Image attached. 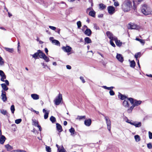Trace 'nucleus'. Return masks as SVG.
Here are the masks:
<instances>
[{"instance_id":"obj_1","label":"nucleus","mask_w":152,"mask_h":152,"mask_svg":"<svg viewBox=\"0 0 152 152\" xmlns=\"http://www.w3.org/2000/svg\"><path fill=\"white\" fill-rule=\"evenodd\" d=\"M121 8L125 12H129L132 8L134 11L136 10V7L134 2L133 1V5L132 6V2L129 0H126L123 2L121 5Z\"/></svg>"},{"instance_id":"obj_2","label":"nucleus","mask_w":152,"mask_h":152,"mask_svg":"<svg viewBox=\"0 0 152 152\" xmlns=\"http://www.w3.org/2000/svg\"><path fill=\"white\" fill-rule=\"evenodd\" d=\"M142 12L145 15H147L151 14L152 10L147 5L144 4L141 8Z\"/></svg>"},{"instance_id":"obj_3","label":"nucleus","mask_w":152,"mask_h":152,"mask_svg":"<svg viewBox=\"0 0 152 152\" xmlns=\"http://www.w3.org/2000/svg\"><path fill=\"white\" fill-rule=\"evenodd\" d=\"M128 100L130 101L132 104H133L135 107L139 105L142 102V101L140 100L138 101L136 99H134L132 98H128Z\"/></svg>"},{"instance_id":"obj_4","label":"nucleus","mask_w":152,"mask_h":152,"mask_svg":"<svg viewBox=\"0 0 152 152\" xmlns=\"http://www.w3.org/2000/svg\"><path fill=\"white\" fill-rule=\"evenodd\" d=\"M62 100V94H59L58 96L54 100L55 104L56 105H59L60 104Z\"/></svg>"},{"instance_id":"obj_5","label":"nucleus","mask_w":152,"mask_h":152,"mask_svg":"<svg viewBox=\"0 0 152 152\" xmlns=\"http://www.w3.org/2000/svg\"><path fill=\"white\" fill-rule=\"evenodd\" d=\"M102 115L104 116L106 121L107 129L110 132L111 128L110 121L108 116H105L104 114H102Z\"/></svg>"},{"instance_id":"obj_6","label":"nucleus","mask_w":152,"mask_h":152,"mask_svg":"<svg viewBox=\"0 0 152 152\" xmlns=\"http://www.w3.org/2000/svg\"><path fill=\"white\" fill-rule=\"evenodd\" d=\"M129 28L131 29L139 30L140 28L139 26L135 23H131L129 24Z\"/></svg>"},{"instance_id":"obj_7","label":"nucleus","mask_w":152,"mask_h":152,"mask_svg":"<svg viewBox=\"0 0 152 152\" xmlns=\"http://www.w3.org/2000/svg\"><path fill=\"white\" fill-rule=\"evenodd\" d=\"M61 49L64 52L67 53L70 52L72 49L71 47L68 45H66V46H63Z\"/></svg>"},{"instance_id":"obj_8","label":"nucleus","mask_w":152,"mask_h":152,"mask_svg":"<svg viewBox=\"0 0 152 152\" xmlns=\"http://www.w3.org/2000/svg\"><path fill=\"white\" fill-rule=\"evenodd\" d=\"M106 34L108 37L110 39V40H114L116 39V37L114 36L113 34L110 31H107L106 32Z\"/></svg>"},{"instance_id":"obj_9","label":"nucleus","mask_w":152,"mask_h":152,"mask_svg":"<svg viewBox=\"0 0 152 152\" xmlns=\"http://www.w3.org/2000/svg\"><path fill=\"white\" fill-rule=\"evenodd\" d=\"M107 9L108 12L110 15L113 14L115 12V9L113 6H109Z\"/></svg>"},{"instance_id":"obj_10","label":"nucleus","mask_w":152,"mask_h":152,"mask_svg":"<svg viewBox=\"0 0 152 152\" xmlns=\"http://www.w3.org/2000/svg\"><path fill=\"white\" fill-rule=\"evenodd\" d=\"M1 99L3 102H5L7 100V97L6 95V92L5 91L3 90L1 91Z\"/></svg>"},{"instance_id":"obj_11","label":"nucleus","mask_w":152,"mask_h":152,"mask_svg":"<svg viewBox=\"0 0 152 152\" xmlns=\"http://www.w3.org/2000/svg\"><path fill=\"white\" fill-rule=\"evenodd\" d=\"M117 59L121 62H122L124 61V58L122 55L119 54H117L116 56Z\"/></svg>"},{"instance_id":"obj_12","label":"nucleus","mask_w":152,"mask_h":152,"mask_svg":"<svg viewBox=\"0 0 152 152\" xmlns=\"http://www.w3.org/2000/svg\"><path fill=\"white\" fill-rule=\"evenodd\" d=\"M91 120L90 119L85 120L84 124L85 125L87 126H89L91 124Z\"/></svg>"},{"instance_id":"obj_13","label":"nucleus","mask_w":152,"mask_h":152,"mask_svg":"<svg viewBox=\"0 0 152 152\" xmlns=\"http://www.w3.org/2000/svg\"><path fill=\"white\" fill-rule=\"evenodd\" d=\"M84 33L87 36H90L92 32L90 29L87 28L85 31Z\"/></svg>"},{"instance_id":"obj_14","label":"nucleus","mask_w":152,"mask_h":152,"mask_svg":"<svg viewBox=\"0 0 152 152\" xmlns=\"http://www.w3.org/2000/svg\"><path fill=\"white\" fill-rule=\"evenodd\" d=\"M132 125L136 127H139L141 126V123L137 121L133 122Z\"/></svg>"},{"instance_id":"obj_15","label":"nucleus","mask_w":152,"mask_h":152,"mask_svg":"<svg viewBox=\"0 0 152 152\" xmlns=\"http://www.w3.org/2000/svg\"><path fill=\"white\" fill-rule=\"evenodd\" d=\"M123 105L126 108H128L129 107V102L126 99L124 100L123 103Z\"/></svg>"},{"instance_id":"obj_16","label":"nucleus","mask_w":152,"mask_h":152,"mask_svg":"<svg viewBox=\"0 0 152 152\" xmlns=\"http://www.w3.org/2000/svg\"><path fill=\"white\" fill-rule=\"evenodd\" d=\"M56 127L58 131L59 132H60L62 131V126L58 123H57L56 124Z\"/></svg>"},{"instance_id":"obj_17","label":"nucleus","mask_w":152,"mask_h":152,"mask_svg":"<svg viewBox=\"0 0 152 152\" xmlns=\"http://www.w3.org/2000/svg\"><path fill=\"white\" fill-rule=\"evenodd\" d=\"M6 138L5 137L4 135H1L0 137V143L1 144H3L5 141Z\"/></svg>"},{"instance_id":"obj_18","label":"nucleus","mask_w":152,"mask_h":152,"mask_svg":"<svg viewBox=\"0 0 152 152\" xmlns=\"http://www.w3.org/2000/svg\"><path fill=\"white\" fill-rule=\"evenodd\" d=\"M31 96L34 100H38L39 99V95L36 94H32L31 95Z\"/></svg>"},{"instance_id":"obj_19","label":"nucleus","mask_w":152,"mask_h":152,"mask_svg":"<svg viewBox=\"0 0 152 152\" xmlns=\"http://www.w3.org/2000/svg\"><path fill=\"white\" fill-rule=\"evenodd\" d=\"M118 97L121 100H124L126 98H127L128 99V98H127L126 96L120 93H118Z\"/></svg>"},{"instance_id":"obj_20","label":"nucleus","mask_w":152,"mask_h":152,"mask_svg":"<svg viewBox=\"0 0 152 152\" xmlns=\"http://www.w3.org/2000/svg\"><path fill=\"white\" fill-rule=\"evenodd\" d=\"M43 112L44 113H45L44 115V119H47L48 117L49 112L48 111L47 112L46 110L45 109L43 110Z\"/></svg>"},{"instance_id":"obj_21","label":"nucleus","mask_w":152,"mask_h":152,"mask_svg":"<svg viewBox=\"0 0 152 152\" xmlns=\"http://www.w3.org/2000/svg\"><path fill=\"white\" fill-rule=\"evenodd\" d=\"M88 14L90 16L94 18L95 17L96 12L92 9V10L89 12Z\"/></svg>"},{"instance_id":"obj_22","label":"nucleus","mask_w":152,"mask_h":152,"mask_svg":"<svg viewBox=\"0 0 152 152\" xmlns=\"http://www.w3.org/2000/svg\"><path fill=\"white\" fill-rule=\"evenodd\" d=\"M38 52H39V55H38V56L40 58H43V57L44 56L45 54L44 53H43L40 50H38Z\"/></svg>"},{"instance_id":"obj_23","label":"nucleus","mask_w":152,"mask_h":152,"mask_svg":"<svg viewBox=\"0 0 152 152\" xmlns=\"http://www.w3.org/2000/svg\"><path fill=\"white\" fill-rule=\"evenodd\" d=\"M116 45L118 46H120L122 45V42H121L120 40H118L117 39V37L116 38V39L114 40Z\"/></svg>"},{"instance_id":"obj_24","label":"nucleus","mask_w":152,"mask_h":152,"mask_svg":"<svg viewBox=\"0 0 152 152\" xmlns=\"http://www.w3.org/2000/svg\"><path fill=\"white\" fill-rule=\"evenodd\" d=\"M32 124L35 126H37L39 125L38 121L35 119L32 120Z\"/></svg>"},{"instance_id":"obj_25","label":"nucleus","mask_w":152,"mask_h":152,"mask_svg":"<svg viewBox=\"0 0 152 152\" xmlns=\"http://www.w3.org/2000/svg\"><path fill=\"white\" fill-rule=\"evenodd\" d=\"M1 85L4 91H7L8 89V87H7L5 84L2 83Z\"/></svg>"},{"instance_id":"obj_26","label":"nucleus","mask_w":152,"mask_h":152,"mask_svg":"<svg viewBox=\"0 0 152 152\" xmlns=\"http://www.w3.org/2000/svg\"><path fill=\"white\" fill-rule=\"evenodd\" d=\"M99 9L101 10H103L106 8V6L103 4L101 3L99 5Z\"/></svg>"},{"instance_id":"obj_27","label":"nucleus","mask_w":152,"mask_h":152,"mask_svg":"<svg viewBox=\"0 0 152 152\" xmlns=\"http://www.w3.org/2000/svg\"><path fill=\"white\" fill-rule=\"evenodd\" d=\"M4 48L7 51L10 53H12L14 51V49L12 48H9L6 47H4Z\"/></svg>"},{"instance_id":"obj_28","label":"nucleus","mask_w":152,"mask_h":152,"mask_svg":"<svg viewBox=\"0 0 152 152\" xmlns=\"http://www.w3.org/2000/svg\"><path fill=\"white\" fill-rule=\"evenodd\" d=\"M5 147L7 149L8 151H10L13 149L12 147L9 144L5 145Z\"/></svg>"},{"instance_id":"obj_29","label":"nucleus","mask_w":152,"mask_h":152,"mask_svg":"<svg viewBox=\"0 0 152 152\" xmlns=\"http://www.w3.org/2000/svg\"><path fill=\"white\" fill-rule=\"evenodd\" d=\"M52 43L53 44H55L56 45H60V42L57 40L54 39L52 40Z\"/></svg>"},{"instance_id":"obj_30","label":"nucleus","mask_w":152,"mask_h":152,"mask_svg":"<svg viewBox=\"0 0 152 152\" xmlns=\"http://www.w3.org/2000/svg\"><path fill=\"white\" fill-rule=\"evenodd\" d=\"M85 42L87 43H90L91 42V41L90 38L88 37H86L85 38Z\"/></svg>"},{"instance_id":"obj_31","label":"nucleus","mask_w":152,"mask_h":152,"mask_svg":"<svg viewBox=\"0 0 152 152\" xmlns=\"http://www.w3.org/2000/svg\"><path fill=\"white\" fill-rule=\"evenodd\" d=\"M39 3L40 4L43 5L44 6H47V3L45 2L43 0H39L38 1Z\"/></svg>"},{"instance_id":"obj_32","label":"nucleus","mask_w":152,"mask_h":152,"mask_svg":"<svg viewBox=\"0 0 152 152\" xmlns=\"http://www.w3.org/2000/svg\"><path fill=\"white\" fill-rule=\"evenodd\" d=\"M69 132L71 133V135L72 136L73 135L75 132L74 129L73 127H71V129H69Z\"/></svg>"},{"instance_id":"obj_33","label":"nucleus","mask_w":152,"mask_h":152,"mask_svg":"<svg viewBox=\"0 0 152 152\" xmlns=\"http://www.w3.org/2000/svg\"><path fill=\"white\" fill-rule=\"evenodd\" d=\"M141 53L140 52H138L136 53L134 55V57L136 58L137 60H138V58L140 57L141 56Z\"/></svg>"},{"instance_id":"obj_34","label":"nucleus","mask_w":152,"mask_h":152,"mask_svg":"<svg viewBox=\"0 0 152 152\" xmlns=\"http://www.w3.org/2000/svg\"><path fill=\"white\" fill-rule=\"evenodd\" d=\"M130 66L132 68H134L135 66V63L134 61L133 60L130 62Z\"/></svg>"},{"instance_id":"obj_35","label":"nucleus","mask_w":152,"mask_h":152,"mask_svg":"<svg viewBox=\"0 0 152 152\" xmlns=\"http://www.w3.org/2000/svg\"><path fill=\"white\" fill-rule=\"evenodd\" d=\"M38 55H39V52H38V51L37 53H34V54L31 55L32 57L35 59L37 58V57L38 56Z\"/></svg>"},{"instance_id":"obj_36","label":"nucleus","mask_w":152,"mask_h":152,"mask_svg":"<svg viewBox=\"0 0 152 152\" xmlns=\"http://www.w3.org/2000/svg\"><path fill=\"white\" fill-rule=\"evenodd\" d=\"M135 39L137 41H139L142 45H144L145 44V42L143 40L138 38H136Z\"/></svg>"},{"instance_id":"obj_37","label":"nucleus","mask_w":152,"mask_h":152,"mask_svg":"<svg viewBox=\"0 0 152 152\" xmlns=\"http://www.w3.org/2000/svg\"><path fill=\"white\" fill-rule=\"evenodd\" d=\"M132 105L127 110V112L128 113H130L132 112V110L135 107L133 104H132Z\"/></svg>"},{"instance_id":"obj_38","label":"nucleus","mask_w":152,"mask_h":152,"mask_svg":"<svg viewBox=\"0 0 152 152\" xmlns=\"http://www.w3.org/2000/svg\"><path fill=\"white\" fill-rule=\"evenodd\" d=\"M50 120L53 123H55L56 121V119L55 118L52 116L50 117Z\"/></svg>"},{"instance_id":"obj_39","label":"nucleus","mask_w":152,"mask_h":152,"mask_svg":"<svg viewBox=\"0 0 152 152\" xmlns=\"http://www.w3.org/2000/svg\"><path fill=\"white\" fill-rule=\"evenodd\" d=\"M134 138L136 141L137 142H139L140 140V136L137 135L134 136Z\"/></svg>"},{"instance_id":"obj_40","label":"nucleus","mask_w":152,"mask_h":152,"mask_svg":"<svg viewBox=\"0 0 152 152\" xmlns=\"http://www.w3.org/2000/svg\"><path fill=\"white\" fill-rule=\"evenodd\" d=\"M42 58L47 62H48L50 61L49 58L48 57L45 55Z\"/></svg>"},{"instance_id":"obj_41","label":"nucleus","mask_w":152,"mask_h":152,"mask_svg":"<svg viewBox=\"0 0 152 152\" xmlns=\"http://www.w3.org/2000/svg\"><path fill=\"white\" fill-rule=\"evenodd\" d=\"M86 118L85 116H78L77 118V119H79V120H81L82 119H85Z\"/></svg>"},{"instance_id":"obj_42","label":"nucleus","mask_w":152,"mask_h":152,"mask_svg":"<svg viewBox=\"0 0 152 152\" xmlns=\"http://www.w3.org/2000/svg\"><path fill=\"white\" fill-rule=\"evenodd\" d=\"M10 110L12 113H14L15 110L14 106L13 105H12L10 108Z\"/></svg>"},{"instance_id":"obj_43","label":"nucleus","mask_w":152,"mask_h":152,"mask_svg":"<svg viewBox=\"0 0 152 152\" xmlns=\"http://www.w3.org/2000/svg\"><path fill=\"white\" fill-rule=\"evenodd\" d=\"M1 113L4 115H7V112L6 110H1L0 111Z\"/></svg>"},{"instance_id":"obj_44","label":"nucleus","mask_w":152,"mask_h":152,"mask_svg":"<svg viewBox=\"0 0 152 152\" xmlns=\"http://www.w3.org/2000/svg\"><path fill=\"white\" fill-rule=\"evenodd\" d=\"M77 28H80L81 26V23L80 21H77Z\"/></svg>"},{"instance_id":"obj_45","label":"nucleus","mask_w":152,"mask_h":152,"mask_svg":"<svg viewBox=\"0 0 152 152\" xmlns=\"http://www.w3.org/2000/svg\"><path fill=\"white\" fill-rule=\"evenodd\" d=\"M1 76V80L3 82H4V79H5L6 78V76L5 75V74H4V75H2V76Z\"/></svg>"},{"instance_id":"obj_46","label":"nucleus","mask_w":152,"mask_h":152,"mask_svg":"<svg viewBox=\"0 0 152 152\" xmlns=\"http://www.w3.org/2000/svg\"><path fill=\"white\" fill-rule=\"evenodd\" d=\"M147 146L148 148L150 149L152 148V143L149 142L147 144Z\"/></svg>"},{"instance_id":"obj_47","label":"nucleus","mask_w":152,"mask_h":152,"mask_svg":"<svg viewBox=\"0 0 152 152\" xmlns=\"http://www.w3.org/2000/svg\"><path fill=\"white\" fill-rule=\"evenodd\" d=\"M46 150L47 152H51V148L49 146H46Z\"/></svg>"},{"instance_id":"obj_48","label":"nucleus","mask_w":152,"mask_h":152,"mask_svg":"<svg viewBox=\"0 0 152 152\" xmlns=\"http://www.w3.org/2000/svg\"><path fill=\"white\" fill-rule=\"evenodd\" d=\"M22 121L21 119H16L15 120V123L16 124H19Z\"/></svg>"},{"instance_id":"obj_49","label":"nucleus","mask_w":152,"mask_h":152,"mask_svg":"<svg viewBox=\"0 0 152 152\" xmlns=\"http://www.w3.org/2000/svg\"><path fill=\"white\" fill-rule=\"evenodd\" d=\"M59 152H65L66 150L62 146L61 147V148L60 149H59L58 150Z\"/></svg>"},{"instance_id":"obj_50","label":"nucleus","mask_w":152,"mask_h":152,"mask_svg":"<svg viewBox=\"0 0 152 152\" xmlns=\"http://www.w3.org/2000/svg\"><path fill=\"white\" fill-rule=\"evenodd\" d=\"M113 41H114V40H110V43L112 46L114 47H115V45Z\"/></svg>"},{"instance_id":"obj_51","label":"nucleus","mask_w":152,"mask_h":152,"mask_svg":"<svg viewBox=\"0 0 152 152\" xmlns=\"http://www.w3.org/2000/svg\"><path fill=\"white\" fill-rule=\"evenodd\" d=\"M109 93L111 96H113L115 95V93L112 90H110L109 91Z\"/></svg>"},{"instance_id":"obj_52","label":"nucleus","mask_w":152,"mask_h":152,"mask_svg":"<svg viewBox=\"0 0 152 152\" xmlns=\"http://www.w3.org/2000/svg\"><path fill=\"white\" fill-rule=\"evenodd\" d=\"M114 1V6L115 7H118L119 5V4L117 1H115H115Z\"/></svg>"},{"instance_id":"obj_53","label":"nucleus","mask_w":152,"mask_h":152,"mask_svg":"<svg viewBox=\"0 0 152 152\" xmlns=\"http://www.w3.org/2000/svg\"><path fill=\"white\" fill-rule=\"evenodd\" d=\"M102 87L106 89H107L110 91L111 90L110 87H109L106 86H102Z\"/></svg>"},{"instance_id":"obj_54","label":"nucleus","mask_w":152,"mask_h":152,"mask_svg":"<svg viewBox=\"0 0 152 152\" xmlns=\"http://www.w3.org/2000/svg\"><path fill=\"white\" fill-rule=\"evenodd\" d=\"M49 28L55 31L56 29V28L55 27L51 26H49Z\"/></svg>"},{"instance_id":"obj_55","label":"nucleus","mask_w":152,"mask_h":152,"mask_svg":"<svg viewBox=\"0 0 152 152\" xmlns=\"http://www.w3.org/2000/svg\"><path fill=\"white\" fill-rule=\"evenodd\" d=\"M148 134L149 138L150 139H152V133L151 132H149Z\"/></svg>"},{"instance_id":"obj_56","label":"nucleus","mask_w":152,"mask_h":152,"mask_svg":"<svg viewBox=\"0 0 152 152\" xmlns=\"http://www.w3.org/2000/svg\"><path fill=\"white\" fill-rule=\"evenodd\" d=\"M12 126L14 127V128H13V130L14 131H15L16 129V125L15 124H12Z\"/></svg>"},{"instance_id":"obj_57","label":"nucleus","mask_w":152,"mask_h":152,"mask_svg":"<svg viewBox=\"0 0 152 152\" xmlns=\"http://www.w3.org/2000/svg\"><path fill=\"white\" fill-rule=\"evenodd\" d=\"M80 79L82 81V82L83 83H84L85 82V81L84 79V78L83 77H81V76L80 77Z\"/></svg>"},{"instance_id":"obj_58","label":"nucleus","mask_w":152,"mask_h":152,"mask_svg":"<svg viewBox=\"0 0 152 152\" xmlns=\"http://www.w3.org/2000/svg\"><path fill=\"white\" fill-rule=\"evenodd\" d=\"M20 47V42H19V41H18V52L20 53V50H19V47Z\"/></svg>"},{"instance_id":"obj_59","label":"nucleus","mask_w":152,"mask_h":152,"mask_svg":"<svg viewBox=\"0 0 152 152\" xmlns=\"http://www.w3.org/2000/svg\"><path fill=\"white\" fill-rule=\"evenodd\" d=\"M126 122L132 125V124L133 123V122H132L131 121H130V120H129L128 119H127L126 121Z\"/></svg>"},{"instance_id":"obj_60","label":"nucleus","mask_w":152,"mask_h":152,"mask_svg":"<svg viewBox=\"0 0 152 152\" xmlns=\"http://www.w3.org/2000/svg\"><path fill=\"white\" fill-rule=\"evenodd\" d=\"M86 28V29L87 28H87V27L86 26V25H84L83 27V28L82 29V30L83 31L84 30V29Z\"/></svg>"},{"instance_id":"obj_61","label":"nucleus","mask_w":152,"mask_h":152,"mask_svg":"<svg viewBox=\"0 0 152 152\" xmlns=\"http://www.w3.org/2000/svg\"><path fill=\"white\" fill-rule=\"evenodd\" d=\"M4 74V72L0 70V76H2Z\"/></svg>"},{"instance_id":"obj_62","label":"nucleus","mask_w":152,"mask_h":152,"mask_svg":"<svg viewBox=\"0 0 152 152\" xmlns=\"http://www.w3.org/2000/svg\"><path fill=\"white\" fill-rule=\"evenodd\" d=\"M66 67L67 69H71V66L69 65H67L66 66Z\"/></svg>"},{"instance_id":"obj_63","label":"nucleus","mask_w":152,"mask_h":152,"mask_svg":"<svg viewBox=\"0 0 152 152\" xmlns=\"http://www.w3.org/2000/svg\"><path fill=\"white\" fill-rule=\"evenodd\" d=\"M4 82H5L6 85L7 86H8L9 85V81H8V80H4Z\"/></svg>"},{"instance_id":"obj_64","label":"nucleus","mask_w":152,"mask_h":152,"mask_svg":"<svg viewBox=\"0 0 152 152\" xmlns=\"http://www.w3.org/2000/svg\"><path fill=\"white\" fill-rule=\"evenodd\" d=\"M45 53H47V54H48V50L47 48H45Z\"/></svg>"}]
</instances>
